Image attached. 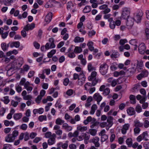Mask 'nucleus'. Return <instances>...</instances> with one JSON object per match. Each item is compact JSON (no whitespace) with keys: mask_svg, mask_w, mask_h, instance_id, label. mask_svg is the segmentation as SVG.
Wrapping results in <instances>:
<instances>
[{"mask_svg":"<svg viewBox=\"0 0 149 149\" xmlns=\"http://www.w3.org/2000/svg\"><path fill=\"white\" fill-rule=\"evenodd\" d=\"M52 13L51 12L49 13L46 16L45 18V21L47 23H49L52 20Z\"/></svg>","mask_w":149,"mask_h":149,"instance_id":"13","label":"nucleus"},{"mask_svg":"<svg viewBox=\"0 0 149 149\" xmlns=\"http://www.w3.org/2000/svg\"><path fill=\"white\" fill-rule=\"evenodd\" d=\"M52 133L50 132H46L45 134V136L47 138H50L52 137Z\"/></svg>","mask_w":149,"mask_h":149,"instance_id":"51","label":"nucleus"},{"mask_svg":"<svg viewBox=\"0 0 149 149\" xmlns=\"http://www.w3.org/2000/svg\"><path fill=\"white\" fill-rule=\"evenodd\" d=\"M49 41L50 43V48H54L55 47V45L54 44V39L53 38H51L49 39Z\"/></svg>","mask_w":149,"mask_h":149,"instance_id":"24","label":"nucleus"},{"mask_svg":"<svg viewBox=\"0 0 149 149\" xmlns=\"http://www.w3.org/2000/svg\"><path fill=\"white\" fill-rule=\"evenodd\" d=\"M80 76L78 80V84L79 86H82L85 83L86 79L85 76L84 72H81Z\"/></svg>","mask_w":149,"mask_h":149,"instance_id":"5","label":"nucleus"},{"mask_svg":"<svg viewBox=\"0 0 149 149\" xmlns=\"http://www.w3.org/2000/svg\"><path fill=\"white\" fill-rule=\"evenodd\" d=\"M97 73L95 71L92 72L91 75L88 78L89 81H91V85L92 86H95L98 82H100L101 80L99 78H97L96 76Z\"/></svg>","mask_w":149,"mask_h":149,"instance_id":"1","label":"nucleus"},{"mask_svg":"<svg viewBox=\"0 0 149 149\" xmlns=\"http://www.w3.org/2000/svg\"><path fill=\"white\" fill-rule=\"evenodd\" d=\"M143 119L145 120L143 124L144 127L146 128H147L149 126V121L148 120V118H145Z\"/></svg>","mask_w":149,"mask_h":149,"instance_id":"40","label":"nucleus"},{"mask_svg":"<svg viewBox=\"0 0 149 149\" xmlns=\"http://www.w3.org/2000/svg\"><path fill=\"white\" fill-rule=\"evenodd\" d=\"M93 42L91 41L88 42L87 44L88 49L91 51H92L94 49V47L93 46Z\"/></svg>","mask_w":149,"mask_h":149,"instance_id":"28","label":"nucleus"},{"mask_svg":"<svg viewBox=\"0 0 149 149\" xmlns=\"http://www.w3.org/2000/svg\"><path fill=\"white\" fill-rule=\"evenodd\" d=\"M99 139L98 137L95 136L91 140V142L93 143L96 147H98L100 146V144L99 142Z\"/></svg>","mask_w":149,"mask_h":149,"instance_id":"9","label":"nucleus"},{"mask_svg":"<svg viewBox=\"0 0 149 149\" xmlns=\"http://www.w3.org/2000/svg\"><path fill=\"white\" fill-rule=\"evenodd\" d=\"M108 139V136L106 134H103L101 136V141L103 142L106 141Z\"/></svg>","mask_w":149,"mask_h":149,"instance_id":"45","label":"nucleus"},{"mask_svg":"<svg viewBox=\"0 0 149 149\" xmlns=\"http://www.w3.org/2000/svg\"><path fill=\"white\" fill-rule=\"evenodd\" d=\"M82 49L81 47L76 46L74 50V52L77 53H79L81 52Z\"/></svg>","mask_w":149,"mask_h":149,"instance_id":"32","label":"nucleus"},{"mask_svg":"<svg viewBox=\"0 0 149 149\" xmlns=\"http://www.w3.org/2000/svg\"><path fill=\"white\" fill-rule=\"evenodd\" d=\"M11 104L12 106L14 107H16L17 105L18 102L17 101H15L13 100L11 101Z\"/></svg>","mask_w":149,"mask_h":149,"instance_id":"63","label":"nucleus"},{"mask_svg":"<svg viewBox=\"0 0 149 149\" xmlns=\"http://www.w3.org/2000/svg\"><path fill=\"white\" fill-rule=\"evenodd\" d=\"M145 25L146 26L145 30V33L147 39H148L149 38V29L148 27L149 26V24L148 21H146L145 22Z\"/></svg>","mask_w":149,"mask_h":149,"instance_id":"12","label":"nucleus"},{"mask_svg":"<svg viewBox=\"0 0 149 149\" xmlns=\"http://www.w3.org/2000/svg\"><path fill=\"white\" fill-rule=\"evenodd\" d=\"M141 73L142 74L143 76L144 77H146L148 76V72L146 70H143L142 71Z\"/></svg>","mask_w":149,"mask_h":149,"instance_id":"59","label":"nucleus"},{"mask_svg":"<svg viewBox=\"0 0 149 149\" xmlns=\"http://www.w3.org/2000/svg\"><path fill=\"white\" fill-rule=\"evenodd\" d=\"M27 13L26 12H24L22 15H19L18 17V18L19 19H21L23 17L25 18L27 16Z\"/></svg>","mask_w":149,"mask_h":149,"instance_id":"41","label":"nucleus"},{"mask_svg":"<svg viewBox=\"0 0 149 149\" xmlns=\"http://www.w3.org/2000/svg\"><path fill=\"white\" fill-rule=\"evenodd\" d=\"M77 128L78 130L81 132L85 131L87 129V127H82L81 126L79 125H78Z\"/></svg>","mask_w":149,"mask_h":149,"instance_id":"33","label":"nucleus"},{"mask_svg":"<svg viewBox=\"0 0 149 149\" xmlns=\"http://www.w3.org/2000/svg\"><path fill=\"white\" fill-rule=\"evenodd\" d=\"M56 134L54 133L52 134V137L49 138L47 141V143L49 146L54 144L56 142Z\"/></svg>","mask_w":149,"mask_h":149,"instance_id":"7","label":"nucleus"},{"mask_svg":"<svg viewBox=\"0 0 149 149\" xmlns=\"http://www.w3.org/2000/svg\"><path fill=\"white\" fill-rule=\"evenodd\" d=\"M146 49L145 45L143 43H141L139 45L138 47V50L139 53L141 54L144 53Z\"/></svg>","mask_w":149,"mask_h":149,"instance_id":"8","label":"nucleus"},{"mask_svg":"<svg viewBox=\"0 0 149 149\" xmlns=\"http://www.w3.org/2000/svg\"><path fill=\"white\" fill-rule=\"evenodd\" d=\"M80 73H79V74H78L77 73H74L73 74V78L74 80H76L77 79H78L79 77H80Z\"/></svg>","mask_w":149,"mask_h":149,"instance_id":"57","label":"nucleus"},{"mask_svg":"<svg viewBox=\"0 0 149 149\" xmlns=\"http://www.w3.org/2000/svg\"><path fill=\"white\" fill-rule=\"evenodd\" d=\"M134 126L136 127H143V124L141 123L139 120H136L134 121Z\"/></svg>","mask_w":149,"mask_h":149,"instance_id":"18","label":"nucleus"},{"mask_svg":"<svg viewBox=\"0 0 149 149\" xmlns=\"http://www.w3.org/2000/svg\"><path fill=\"white\" fill-rule=\"evenodd\" d=\"M15 88L16 91L19 93H20L22 91V87L18 85L16 86Z\"/></svg>","mask_w":149,"mask_h":149,"instance_id":"61","label":"nucleus"},{"mask_svg":"<svg viewBox=\"0 0 149 149\" xmlns=\"http://www.w3.org/2000/svg\"><path fill=\"white\" fill-rule=\"evenodd\" d=\"M56 50L55 49H52L51 51L48 52L47 54V56L49 58H51L52 57L53 55L56 52Z\"/></svg>","mask_w":149,"mask_h":149,"instance_id":"35","label":"nucleus"},{"mask_svg":"<svg viewBox=\"0 0 149 149\" xmlns=\"http://www.w3.org/2000/svg\"><path fill=\"white\" fill-rule=\"evenodd\" d=\"M84 39L83 38H80L79 36L76 37L74 40V42L75 43L82 42L84 41Z\"/></svg>","mask_w":149,"mask_h":149,"instance_id":"26","label":"nucleus"},{"mask_svg":"<svg viewBox=\"0 0 149 149\" xmlns=\"http://www.w3.org/2000/svg\"><path fill=\"white\" fill-rule=\"evenodd\" d=\"M90 1V2L92 3V7L93 8H95L97 7V4L95 2L96 1Z\"/></svg>","mask_w":149,"mask_h":149,"instance_id":"49","label":"nucleus"},{"mask_svg":"<svg viewBox=\"0 0 149 149\" xmlns=\"http://www.w3.org/2000/svg\"><path fill=\"white\" fill-rule=\"evenodd\" d=\"M38 120L40 122L43 120L46 121L47 120V116L46 115H41L39 116Z\"/></svg>","mask_w":149,"mask_h":149,"instance_id":"37","label":"nucleus"},{"mask_svg":"<svg viewBox=\"0 0 149 149\" xmlns=\"http://www.w3.org/2000/svg\"><path fill=\"white\" fill-rule=\"evenodd\" d=\"M18 134L19 132L17 130H15L13 132L12 134H11L12 135V136L15 139V138L18 136Z\"/></svg>","mask_w":149,"mask_h":149,"instance_id":"48","label":"nucleus"},{"mask_svg":"<svg viewBox=\"0 0 149 149\" xmlns=\"http://www.w3.org/2000/svg\"><path fill=\"white\" fill-rule=\"evenodd\" d=\"M62 128L66 132H69L72 130V127L71 126H69L67 123H64L62 125Z\"/></svg>","mask_w":149,"mask_h":149,"instance_id":"15","label":"nucleus"},{"mask_svg":"<svg viewBox=\"0 0 149 149\" xmlns=\"http://www.w3.org/2000/svg\"><path fill=\"white\" fill-rule=\"evenodd\" d=\"M22 116V113H15L13 116L14 119L16 120H18L21 119Z\"/></svg>","mask_w":149,"mask_h":149,"instance_id":"22","label":"nucleus"},{"mask_svg":"<svg viewBox=\"0 0 149 149\" xmlns=\"http://www.w3.org/2000/svg\"><path fill=\"white\" fill-rule=\"evenodd\" d=\"M113 118L112 116H109L108 117L107 121L108 123L107 126L109 127H111L113 124Z\"/></svg>","mask_w":149,"mask_h":149,"instance_id":"20","label":"nucleus"},{"mask_svg":"<svg viewBox=\"0 0 149 149\" xmlns=\"http://www.w3.org/2000/svg\"><path fill=\"white\" fill-rule=\"evenodd\" d=\"M126 22V25L128 29H131L134 24V19L132 17H129L127 18Z\"/></svg>","mask_w":149,"mask_h":149,"instance_id":"6","label":"nucleus"},{"mask_svg":"<svg viewBox=\"0 0 149 149\" xmlns=\"http://www.w3.org/2000/svg\"><path fill=\"white\" fill-rule=\"evenodd\" d=\"M93 121L91 122V125L90 126L91 128H94L95 127H97L99 124V123L97 121H96L95 119L93 118Z\"/></svg>","mask_w":149,"mask_h":149,"instance_id":"21","label":"nucleus"},{"mask_svg":"<svg viewBox=\"0 0 149 149\" xmlns=\"http://www.w3.org/2000/svg\"><path fill=\"white\" fill-rule=\"evenodd\" d=\"M91 10V7L90 6H86L83 10L84 13H87L90 12Z\"/></svg>","mask_w":149,"mask_h":149,"instance_id":"30","label":"nucleus"},{"mask_svg":"<svg viewBox=\"0 0 149 149\" xmlns=\"http://www.w3.org/2000/svg\"><path fill=\"white\" fill-rule=\"evenodd\" d=\"M29 68L30 66L27 65H25L23 67V70L24 71H28Z\"/></svg>","mask_w":149,"mask_h":149,"instance_id":"64","label":"nucleus"},{"mask_svg":"<svg viewBox=\"0 0 149 149\" xmlns=\"http://www.w3.org/2000/svg\"><path fill=\"white\" fill-rule=\"evenodd\" d=\"M17 63L18 64L22 65L23 63V59L22 57H19L17 60Z\"/></svg>","mask_w":149,"mask_h":149,"instance_id":"47","label":"nucleus"},{"mask_svg":"<svg viewBox=\"0 0 149 149\" xmlns=\"http://www.w3.org/2000/svg\"><path fill=\"white\" fill-rule=\"evenodd\" d=\"M126 143L128 147H132V139L131 138H128L126 141Z\"/></svg>","mask_w":149,"mask_h":149,"instance_id":"27","label":"nucleus"},{"mask_svg":"<svg viewBox=\"0 0 149 149\" xmlns=\"http://www.w3.org/2000/svg\"><path fill=\"white\" fill-rule=\"evenodd\" d=\"M20 42L19 41L11 42H9V45L11 48L15 47L18 48L20 46Z\"/></svg>","mask_w":149,"mask_h":149,"instance_id":"11","label":"nucleus"},{"mask_svg":"<svg viewBox=\"0 0 149 149\" xmlns=\"http://www.w3.org/2000/svg\"><path fill=\"white\" fill-rule=\"evenodd\" d=\"M1 46L2 49L4 51H6L8 50L9 46V43L8 44H6L5 42H3L1 44Z\"/></svg>","mask_w":149,"mask_h":149,"instance_id":"19","label":"nucleus"},{"mask_svg":"<svg viewBox=\"0 0 149 149\" xmlns=\"http://www.w3.org/2000/svg\"><path fill=\"white\" fill-rule=\"evenodd\" d=\"M89 131V133L93 136H95L97 134V130L95 129H90Z\"/></svg>","mask_w":149,"mask_h":149,"instance_id":"42","label":"nucleus"},{"mask_svg":"<svg viewBox=\"0 0 149 149\" xmlns=\"http://www.w3.org/2000/svg\"><path fill=\"white\" fill-rule=\"evenodd\" d=\"M65 121L60 118H58L56 120L55 123L56 125H61L64 123Z\"/></svg>","mask_w":149,"mask_h":149,"instance_id":"29","label":"nucleus"},{"mask_svg":"<svg viewBox=\"0 0 149 149\" xmlns=\"http://www.w3.org/2000/svg\"><path fill=\"white\" fill-rule=\"evenodd\" d=\"M68 141H67L65 142V143H63L61 142H60L58 143L60 148H61V147L63 149H66L68 147Z\"/></svg>","mask_w":149,"mask_h":149,"instance_id":"16","label":"nucleus"},{"mask_svg":"<svg viewBox=\"0 0 149 149\" xmlns=\"http://www.w3.org/2000/svg\"><path fill=\"white\" fill-rule=\"evenodd\" d=\"M142 14L141 12H139L137 13L134 20H135L137 23H139L141 19V17L142 16Z\"/></svg>","mask_w":149,"mask_h":149,"instance_id":"14","label":"nucleus"},{"mask_svg":"<svg viewBox=\"0 0 149 149\" xmlns=\"http://www.w3.org/2000/svg\"><path fill=\"white\" fill-rule=\"evenodd\" d=\"M136 111L138 113H140L142 109L141 106L139 105H138L135 108Z\"/></svg>","mask_w":149,"mask_h":149,"instance_id":"54","label":"nucleus"},{"mask_svg":"<svg viewBox=\"0 0 149 149\" xmlns=\"http://www.w3.org/2000/svg\"><path fill=\"white\" fill-rule=\"evenodd\" d=\"M57 6L58 7H61V4L60 2L56 1H49L45 6V7L47 8L51 7L52 6Z\"/></svg>","mask_w":149,"mask_h":149,"instance_id":"4","label":"nucleus"},{"mask_svg":"<svg viewBox=\"0 0 149 149\" xmlns=\"http://www.w3.org/2000/svg\"><path fill=\"white\" fill-rule=\"evenodd\" d=\"M1 100L5 104H8L10 101L8 96L4 97L3 99H1Z\"/></svg>","mask_w":149,"mask_h":149,"instance_id":"38","label":"nucleus"},{"mask_svg":"<svg viewBox=\"0 0 149 149\" xmlns=\"http://www.w3.org/2000/svg\"><path fill=\"white\" fill-rule=\"evenodd\" d=\"M33 44L34 47L36 49H39L40 45L39 43L36 41H34L33 43Z\"/></svg>","mask_w":149,"mask_h":149,"instance_id":"60","label":"nucleus"},{"mask_svg":"<svg viewBox=\"0 0 149 149\" xmlns=\"http://www.w3.org/2000/svg\"><path fill=\"white\" fill-rule=\"evenodd\" d=\"M141 135L143 139L145 141L148 140V139H147V138L148 137V134L147 132L146 131L143 132Z\"/></svg>","mask_w":149,"mask_h":149,"instance_id":"36","label":"nucleus"},{"mask_svg":"<svg viewBox=\"0 0 149 149\" xmlns=\"http://www.w3.org/2000/svg\"><path fill=\"white\" fill-rule=\"evenodd\" d=\"M93 98L96 101L98 100H101L102 98V96L98 93H95L93 96Z\"/></svg>","mask_w":149,"mask_h":149,"instance_id":"23","label":"nucleus"},{"mask_svg":"<svg viewBox=\"0 0 149 149\" xmlns=\"http://www.w3.org/2000/svg\"><path fill=\"white\" fill-rule=\"evenodd\" d=\"M69 82V80L68 78L64 79L63 82V85L65 86H67Z\"/></svg>","mask_w":149,"mask_h":149,"instance_id":"56","label":"nucleus"},{"mask_svg":"<svg viewBox=\"0 0 149 149\" xmlns=\"http://www.w3.org/2000/svg\"><path fill=\"white\" fill-rule=\"evenodd\" d=\"M74 52H72L70 53H65V55H67L70 58H73L75 57V55L74 54Z\"/></svg>","mask_w":149,"mask_h":149,"instance_id":"34","label":"nucleus"},{"mask_svg":"<svg viewBox=\"0 0 149 149\" xmlns=\"http://www.w3.org/2000/svg\"><path fill=\"white\" fill-rule=\"evenodd\" d=\"M127 113L130 116H132L135 114L134 109L132 107L129 108L127 110Z\"/></svg>","mask_w":149,"mask_h":149,"instance_id":"17","label":"nucleus"},{"mask_svg":"<svg viewBox=\"0 0 149 149\" xmlns=\"http://www.w3.org/2000/svg\"><path fill=\"white\" fill-rule=\"evenodd\" d=\"M110 92V90L109 88H107L103 91V94L105 96L108 95Z\"/></svg>","mask_w":149,"mask_h":149,"instance_id":"44","label":"nucleus"},{"mask_svg":"<svg viewBox=\"0 0 149 149\" xmlns=\"http://www.w3.org/2000/svg\"><path fill=\"white\" fill-rule=\"evenodd\" d=\"M15 139L12 136L11 134H8L6 137L5 141L8 142H13Z\"/></svg>","mask_w":149,"mask_h":149,"instance_id":"10","label":"nucleus"},{"mask_svg":"<svg viewBox=\"0 0 149 149\" xmlns=\"http://www.w3.org/2000/svg\"><path fill=\"white\" fill-rule=\"evenodd\" d=\"M143 63L142 61L140 62L137 64L136 68L139 72H140L141 71V70L143 69Z\"/></svg>","mask_w":149,"mask_h":149,"instance_id":"25","label":"nucleus"},{"mask_svg":"<svg viewBox=\"0 0 149 149\" xmlns=\"http://www.w3.org/2000/svg\"><path fill=\"white\" fill-rule=\"evenodd\" d=\"M127 42V41L126 39H121L119 41V44L121 45H123L125 44Z\"/></svg>","mask_w":149,"mask_h":149,"instance_id":"53","label":"nucleus"},{"mask_svg":"<svg viewBox=\"0 0 149 149\" xmlns=\"http://www.w3.org/2000/svg\"><path fill=\"white\" fill-rule=\"evenodd\" d=\"M74 5L72 3V2L71 1H69L67 3V9L68 10L70 9L71 6H73Z\"/></svg>","mask_w":149,"mask_h":149,"instance_id":"62","label":"nucleus"},{"mask_svg":"<svg viewBox=\"0 0 149 149\" xmlns=\"http://www.w3.org/2000/svg\"><path fill=\"white\" fill-rule=\"evenodd\" d=\"M130 9L127 7H124L122 9V13L121 17L123 19H126L130 17Z\"/></svg>","mask_w":149,"mask_h":149,"instance_id":"3","label":"nucleus"},{"mask_svg":"<svg viewBox=\"0 0 149 149\" xmlns=\"http://www.w3.org/2000/svg\"><path fill=\"white\" fill-rule=\"evenodd\" d=\"M96 32L94 30H92L88 31V35L89 37H91L92 36L95 35Z\"/></svg>","mask_w":149,"mask_h":149,"instance_id":"52","label":"nucleus"},{"mask_svg":"<svg viewBox=\"0 0 149 149\" xmlns=\"http://www.w3.org/2000/svg\"><path fill=\"white\" fill-rule=\"evenodd\" d=\"M141 86L139 84H137L135 85L134 87L132 88V91L133 92H135L137 91L140 88Z\"/></svg>","mask_w":149,"mask_h":149,"instance_id":"39","label":"nucleus"},{"mask_svg":"<svg viewBox=\"0 0 149 149\" xmlns=\"http://www.w3.org/2000/svg\"><path fill=\"white\" fill-rule=\"evenodd\" d=\"M74 92V91L72 89L68 90L66 92V94L69 96L72 95Z\"/></svg>","mask_w":149,"mask_h":149,"instance_id":"43","label":"nucleus"},{"mask_svg":"<svg viewBox=\"0 0 149 149\" xmlns=\"http://www.w3.org/2000/svg\"><path fill=\"white\" fill-rule=\"evenodd\" d=\"M141 131V129L140 128L135 127L134 129V134L136 135V134H138Z\"/></svg>","mask_w":149,"mask_h":149,"instance_id":"46","label":"nucleus"},{"mask_svg":"<svg viewBox=\"0 0 149 149\" xmlns=\"http://www.w3.org/2000/svg\"><path fill=\"white\" fill-rule=\"evenodd\" d=\"M27 127V125L26 124H23L20 126V128L23 130H26Z\"/></svg>","mask_w":149,"mask_h":149,"instance_id":"58","label":"nucleus"},{"mask_svg":"<svg viewBox=\"0 0 149 149\" xmlns=\"http://www.w3.org/2000/svg\"><path fill=\"white\" fill-rule=\"evenodd\" d=\"M109 66L106 63L101 64L99 67V71L103 75H105L107 72Z\"/></svg>","mask_w":149,"mask_h":149,"instance_id":"2","label":"nucleus"},{"mask_svg":"<svg viewBox=\"0 0 149 149\" xmlns=\"http://www.w3.org/2000/svg\"><path fill=\"white\" fill-rule=\"evenodd\" d=\"M32 98V96L31 95H29L24 97L23 99L25 100H31L32 101L31 99Z\"/></svg>","mask_w":149,"mask_h":149,"instance_id":"50","label":"nucleus"},{"mask_svg":"<svg viewBox=\"0 0 149 149\" xmlns=\"http://www.w3.org/2000/svg\"><path fill=\"white\" fill-rule=\"evenodd\" d=\"M88 70L89 72H91L93 70H95V68L92 66L91 63H89L88 65Z\"/></svg>","mask_w":149,"mask_h":149,"instance_id":"31","label":"nucleus"},{"mask_svg":"<svg viewBox=\"0 0 149 149\" xmlns=\"http://www.w3.org/2000/svg\"><path fill=\"white\" fill-rule=\"evenodd\" d=\"M119 79L116 80H113L111 83V85L113 87L115 86L117 84V82L118 81Z\"/></svg>","mask_w":149,"mask_h":149,"instance_id":"55","label":"nucleus"}]
</instances>
